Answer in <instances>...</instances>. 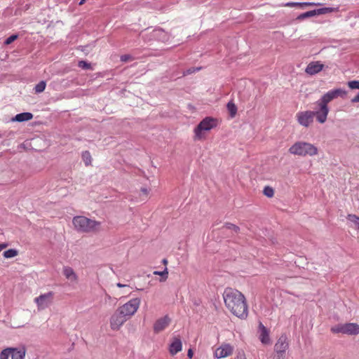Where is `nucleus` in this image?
<instances>
[{
    "label": "nucleus",
    "instance_id": "c85d7f7f",
    "mask_svg": "<svg viewBox=\"0 0 359 359\" xmlns=\"http://www.w3.org/2000/svg\"><path fill=\"white\" fill-rule=\"evenodd\" d=\"M154 274L158 275V276H161V281H165L168 278V269L165 268L163 271H155L154 272Z\"/></svg>",
    "mask_w": 359,
    "mask_h": 359
},
{
    "label": "nucleus",
    "instance_id": "393cba45",
    "mask_svg": "<svg viewBox=\"0 0 359 359\" xmlns=\"http://www.w3.org/2000/svg\"><path fill=\"white\" fill-rule=\"evenodd\" d=\"M226 107L231 116L233 117L237 112V107L235 105V104L233 103L232 102H229L227 103Z\"/></svg>",
    "mask_w": 359,
    "mask_h": 359
},
{
    "label": "nucleus",
    "instance_id": "ddd939ff",
    "mask_svg": "<svg viewBox=\"0 0 359 359\" xmlns=\"http://www.w3.org/2000/svg\"><path fill=\"white\" fill-rule=\"evenodd\" d=\"M288 342L287 341V337L285 335L280 336V337L278 339L277 342L274 346V351L278 353V354L283 353L285 354L286 350L288 348Z\"/></svg>",
    "mask_w": 359,
    "mask_h": 359
},
{
    "label": "nucleus",
    "instance_id": "aec40b11",
    "mask_svg": "<svg viewBox=\"0 0 359 359\" xmlns=\"http://www.w3.org/2000/svg\"><path fill=\"white\" fill-rule=\"evenodd\" d=\"M314 16H317V13H316V9L315 10H312V11H306L305 13L299 14L296 18V20H297V21H302V20H304L306 18L314 17Z\"/></svg>",
    "mask_w": 359,
    "mask_h": 359
},
{
    "label": "nucleus",
    "instance_id": "2f4dec72",
    "mask_svg": "<svg viewBox=\"0 0 359 359\" xmlns=\"http://www.w3.org/2000/svg\"><path fill=\"white\" fill-rule=\"evenodd\" d=\"M78 66L83 69H91V64L84 60L79 61L78 63Z\"/></svg>",
    "mask_w": 359,
    "mask_h": 359
},
{
    "label": "nucleus",
    "instance_id": "9b49d317",
    "mask_svg": "<svg viewBox=\"0 0 359 359\" xmlns=\"http://www.w3.org/2000/svg\"><path fill=\"white\" fill-rule=\"evenodd\" d=\"M233 347L229 344H222L215 351V356L217 358H223L231 355L233 353Z\"/></svg>",
    "mask_w": 359,
    "mask_h": 359
},
{
    "label": "nucleus",
    "instance_id": "cd10ccee",
    "mask_svg": "<svg viewBox=\"0 0 359 359\" xmlns=\"http://www.w3.org/2000/svg\"><path fill=\"white\" fill-rule=\"evenodd\" d=\"M82 158L86 165H88L91 163V156L88 151H85L82 152Z\"/></svg>",
    "mask_w": 359,
    "mask_h": 359
},
{
    "label": "nucleus",
    "instance_id": "2eb2a0df",
    "mask_svg": "<svg viewBox=\"0 0 359 359\" xmlns=\"http://www.w3.org/2000/svg\"><path fill=\"white\" fill-rule=\"evenodd\" d=\"M182 344L179 337H174L169 346V352L171 355H175L182 351Z\"/></svg>",
    "mask_w": 359,
    "mask_h": 359
},
{
    "label": "nucleus",
    "instance_id": "1a4fd4ad",
    "mask_svg": "<svg viewBox=\"0 0 359 359\" xmlns=\"http://www.w3.org/2000/svg\"><path fill=\"white\" fill-rule=\"evenodd\" d=\"M54 293L48 292L42 294L34 299V302L36 304L39 310H43L48 308L53 301Z\"/></svg>",
    "mask_w": 359,
    "mask_h": 359
},
{
    "label": "nucleus",
    "instance_id": "c756f323",
    "mask_svg": "<svg viewBox=\"0 0 359 359\" xmlns=\"http://www.w3.org/2000/svg\"><path fill=\"white\" fill-rule=\"evenodd\" d=\"M223 228L231 229L235 233H238L240 231V228L238 226L229 222L225 223L224 225L223 226Z\"/></svg>",
    "mask_w": 359,
    "mask_h": 359
},
{
    "label": "nucleus",
    "instance_id": "ea45409f",
    "mask_svg": "<svg viewBox=\"0 0 359 359\" xmlns=\"http://www.w3.org/2000/svg\"><path fill=\"white\" fill-rule=\"evenodd\" d=\"M193 355H194V352L192 351V349L189 348L188 350V352H187V356L189 358H192L193 357Z\"/></svg>",
    "mask_w": 359,
    "mask_h": 359
},
{
    "label": "nucleus",
    "instance_id": "bb28decb",
    "mask_svg": "<svg viewBox=\"0 0 359 359\" xmlns=\"http://www.w3.org/2000/svg\"><path fill=\"white\" fill-rule=\"evenodd\" d=\"M46 86V83L44 81H41L39 83H37L34 87V90L36 93H41L44 91Z\"/></svg>",
    "mask_w": 359,
    "mask_h": 359
},
{
    "label": "nucleus",
    "instance_id": "a878e982",
    "mask_svg": "<svg viewBox=\"0 0 359 359\" xmlns=\"http://www.w3.org/2000/svg\"><path fill=\"white\" fill-rule=\"evenodd\" d=\"M347 219L348 221L353 223L355 226L359 230V217L355 215L349 214L347 216Z\"/></svg>",
    "mask_w": 359,
    "mask_h": 359
},
{
    "label": "nucleus",
    "instance_id": "473e14b6",
    "mask_svg": "<svg viewBox=\"0 0 359 359\" xmlns=\"http://www.w3.org/2000/svg\"><path fill=\"white\" fill-rule=\"evenodd\" d=\"M18 38V34H12L10 36H8L5 41L4 44L5 45H10L14 41H15Z\"/></svg>",
    "mask_w": 359,
    "mask_h": 359
},
{
    "label": "nucleus",
    "instance_id": "20e7f679",
    "mask_svg": "<svg viewBox=\"0 0 359 359\" xmlns=\"http://www.w3.org/2000/svg\"><path fill=\"white\" fill-rule=\"evenodd\" d=\"M289 152L297 156H314L318 154V149L313 144L306 142H297L289 149Z\"/></svg>",
    "mask_w": 359,
    "mask_h": 359
},
{
    "label": "nucleus",
    "instance_id": "49530a36",
    "mask_svg": "<svg viewBox=\"0 0 359 359\" xmlns=\"http://www.w3.org/2000/svg\"><path fill=\"white\" fill-rule=\"evenodd\" d=\"M163 263L164 264H166L168 263L167 259H163Z\"/></svg>",
    "mask_w": 359,
    "mask_h": 359
},
{
    "label": "nucleus",
    "instance_id": "f257e3e1",
    "mask_svg": "<svg viewBox=\"0 0 359 359\" xmlns=\"http://www.w3.org/2000/svg\"><path fill=\"white\" fill-rule=\"evenodd\" d=\"M226 308L236 316L244 319L248 316V305L244 295L237 290L227 287L223 292Z\"/></svg>",
    "mask_w": 359,
    "mask_h": 359
},
{
    "label": "nucleus",
    "instance_id": "e433bc0d",
    "mask_svg": "<svg viewBox=\"0 0 359 359\" xmlns=\"http://www.w3.org/2000/svg\"><path fill=\"white\" fill-rule=\"evenodd\" d=\"M285 355L283 353L278 354V353L275 352L273 355V359H284Z\"/></svg>",
    "mask_w": 359,
    "mask_h": 359
},
{
    "label": "nucleus",
    "instance_id": "5701e85b",
    "mask_svg": "<svg viewBox=\"0 0 359 359\" xmlns=\"http://www.w3.org/2000/svg\"><path fill=\"white\" fill-rule=\"evenodd\" d=\"M25 348L23 347L20 348L19 351H15L11 355V359H24L25 356Z\"/></svg>",
    "mask_w": 359,
    "mask_h": 359
},
{
    "label": "nucleus",
    "instance_id": "39448f33",
    "mask_svg": "<svg viewBox=\"0 0 359 359\" xmlns=\"http://www.w3.org/2000/svg\"><path fill=\"white\" fill-rule=\"evenodd\" d=\"M331 332L334 334L342 333L348 335H357L359 334V325L353 323L338 324L331 327Z\"/></svg>",
    "mask_w": 359,
    "mask_h": 359
},
{
    "label": "nucleus",
    "instance_id": "a19ab883",
    "mask_svg": "<svg viewBox=\"0 0 359 359\" xmlns=\"http://www.w3.org/2000/svg\"><path fill=\"white\" fill-rule=\"evenodd\" d=\"M158 34H164V32L161 29H155L154 30V36H156Z\"/></svg>",
    "mask_w": 359,
    "mask_h": 359
},
{
    "label": "nucleus",
    "instance_id": "dca6fc26",
    "mask_svg": "<svg viewBox=\"0 0 359 359\" xmlns=\"http://www.w3.org/2000/svg\"><path fill=\"white\" fill-rule=\"evenodd\" d=\"M321 5L322 4L319 2H287L284 4L287 7H299L302 9L308 6H319Z\"/></svg>",
    "mask_w": 359,
    "mask_h": 359
},
{
    "label": "nucleus",
    "instance_id": "b1692460",
    "mask_svg": "<svg viewBox=\"0 0 359 359\" xmlns=\"http://www.w3.org/2000/svg\"><path fill=\"white\" fill-rule=\"evenodd\" d=\"M18 255V251L15 249H9L4 252L3 255L5 258H13Z\"/></svg>",
    "mask_w": 359,
    "mask_h": 359
},
{
    "label": "nucleus",
    "instance_id": "c03bdc74",
    "mask_svg": "<svg viewBox=\"0 0 359 359\" xmlns=\"http://www.w3.org/2000/svg\"><path fill=\"white\" fill-rule=\"evenodd\" d=\"M195 72V69H188V70H187V73L188 74H192V73H193V72Z\"/></svg>",
    "mask_w": 359,
    "mask_h": 359
},
{
    "label": "nucleus",
    "instance_id": "79ce46f5",
    "mask_svg": "<svg viewBox=\"0 0 359 359\" xmlns=\"http://www.w3.org/2000/svg\"><path fill=\"white\" fill-rule=\"evenodd\" d=\"M116 285H117V287H126V286H127L126 285H123V284H121V283H118L116 284Z\"/></svg>",
    "mask_w": 359,
    "mask_h": 359
},
{
    "label": "nucleus",
    "instance_id": "f8f14e48",
    "mask_svg": "<svg viewBox=\"0 0 359 359\" xmlns=\"http://www.w3.org/2000/svg\"><path fill=\"white\" fill-rule=\"evenodd\" d=\"M171 319L168 316H165L163 318L158 319L154 325V332L159 333L164 330L170 323Z\"/></svg>",
    "mask_w": 359,
    "mask_h": 359
},
{
    "label": "nucleus",
    "instance_id": "6e6552de",
    "mask_svg": "<svg viewBox=\"0 0 359 359\" xmlns=\"http://www.w3.org/2000/svg\"><path fill=\"white\" fill-rule=\"evenodd\" d=\"M318 112L319 110L316 111H304L298 112L296 115L297 121L301 126L309 127L313 123L314 116H316L318 120Z\"/></svg>",
    "mask_w": 359,
    "mask_h": 359
},
{
    "label": "nucleus",
    "instance_id": "f3484780",
    "mask_svg": "<svg viewBox=\"0 0 359 359\" xmlns=\"http://www.w3.org/2000/svg\"><path fill=\"white\" fill-rule=\"evenodd\" d=\"M259 339L261 342L264 344H267L270 342L269 334L267 328L262 323L259 324Z\"/></svg>",
    "mask_w": 359,
    "mask_h": 359
},
{
    "label": "nucleus",
    "instance_id": "c9c22d12",
    "mask_svg": "<svg viewBox=\"0 0 359 359\" xmlns=\"http://www.w3.org/2000/svg\"><path fill=\"white\" fill-rule=\"evenodd\" d=\"M236 359H246L245 355L243 351H239L238 352Z\"/></svg>",
    "mask_w": 359,
    "mask_h": 359
},
{
    "label": "nucleus",
    "instance_id": "412c9836",
    "mask_svg": "<svg viewBox=\"0 0 359 359\" xmlns=\"http://www.w3.org/2000/svg\"><path fill=\"white\" fill-rule=\"evenodd\" d=\"M20 348H7L1 351L0 353V359H8L10 355H12L13 353L19 351Z\"/></svg>",
    "mask_w": 359,
    "mask_h": 359
},
{
    "label": "nucleus",
    "instance_id": "0eeeda50",
    "mask_svg": "<svg viewBox=\"0 0 359 359\" xmlns=\"http://www.w3.org/2000/svg\"><path fill=\"white\" fill-rule=\"evenodd\" d=\"M140 304V299L134 298L130 299L123 306L118 307L121 311L128 318L133 316L137 311Z\"/></svg>",
    "mask_w": 359,
    "mask_h": 359
},
{
    "label": "nucleus",
    "instance_id": "6ab92c4d",
    "mask_svg": "<svg viewBox=\"0 0 359 359\" xmlns=\"http://www.w3.org/2000/svg\"><path fill=\"white\" fill-rule=\"evenodd\" d=\"M63 274L64 276L69 280L73 281L76 280L77 276L74 273V270L69 266H65L63 269Z\"/></svg>",
    "mask_w": 359,
    "mask_h": 359
},
{
    "label": "nucleus",
    "instance_id": "37998d69",
    "mask_svg": "<svg viewBox=\"0 0 359 359\" xmlns=\"http://www.w3.org/2000/svg\"><path fill=\"white\" fill-rule=\"evenodd\" d=\"M141 191L144 194H147L148 193V191L146 188H142L141 189Z\"/></svg>",
    "mask_w": 359,
    "mask_h": 359
},
{
    "label": "nucleus",
    "instance_id": "4be33fe9",
    "mask_svg": "<svg viewBox=\"0 0 359 359\" xmlns=\"http://www.w3.org/2000/svg\"><path fill=\"white\" fill-rule=\"evenodd\" d=\"M317 15H325L327 13H334L338 11V8L325 7L316 9Z\"/></svg>",
    "mask_w": 359,
    "mask_h": 359
},
{
    "label": "nucleus",
    "instance_id": "72a5a7b5",
    "mask_svg": "<svg viewBox=\"0 0 359 359\" xmlns=\"http://www.w3.org/2000/svg\"><path fill=\"white\" fill-rule=\"evenodd\" d=\"M347 85L351 89H359V81L354 80L348 81Z\"/></svg>",
    "mask_w": 359,
    "mask_h": 359
},
{
    "label": "nucleus",
    "instance_id": "423d86ee",
    "mask_svg": "<svg viewBox=\"0 0 359 359\" xmlns=\"http://www.w3.org/2000/svg\"><path fill=\"white\" fill-rule=\"evenodd\" d=\"M216 126L217 120L215 118L209 116L205 117L198 123L194 130L196 138L198 140L201 139L203 132L209 131Z\"/></svg>",
    "mask_w": 359,
    "mask_h": 359
},
{
    "label": "nucleus",
    "instance_id": "58836bf2",
    "mask_svg": "<svg viewBox=\"0 0 359 359\" xmlns=\"http://www.w3.org/2000/svg\"><path fill=\"white\" fill-rule=\"evenodd\" d=\"M8 244L6 243H0V252L6 248L8 247Z\"/></svg>",
    "mask_w": 359,
    "mask_h": 359
},
{
    "label": "nucleus",
    "instance_id": "7ed1b4c3",
    "mask_svg": "<svg viewBox=\"0 0 359 359\" xmlns=\"http://www.w3.org/2000/svg\"><path fill=\"white\" fill-rule=\"evenodd\" d=\"M73 224L76 229L81 232H92L97 230L100 222L84 216H76L73 218Z\"/></svg>",
    "mask_w": 359,
    "mask_h": 359
},
{
    "label": "nucleus",
    "instance_id": "a18cd8bd",
    "mask_svg": "<svg viewBox=\"0 0 359 359\" xmlns=\"http://www.w3.org/2000/svg\"><path fill=\"white\" fill-rule=\"evenodd\" d=\"M86 0H81L79 3V6H81L83 4H84V3L86 2Z\"/></svg>",
    "mask_w": 359,
    "mask_h": 359
},
{
    "label": "nucleus",
    "instance_id": "9d476101",
    "mask_svg": "<svg viewBox=\"0 0 359 359\" xmlns=\"http://www.w3.org/2000/svg\"><path fill=\"white\" fill-rule=\"evenodd\" d=\"M128 319L119 309L114 312L110 319V326L114 330H117Z\"/></svg>",
    "mask_w": 359,
    "mask_h": 359
},
{
    "label": "nucleus",
    "instance_id": "4c0bfd02",
    "mask_svg": "<svg viewBox=\"0 0 359 359\" xmlns=\"http://www.w3.org/2000/svg\"><path fill=\"white\" fill-rule=\"evenodd\" d=\"M351 102L353 103H355V102H359V93H358V95L356 96H355L352 100H351Z\"/></svg>",
    "mask_w": 359,
    "mask_h": 359
},
{
    "label": "nucleus",
    "instance_id": "a211bd4d",
    "mask_svg": "<svg viewBox=\"0 0 359 359\" xmlns=\"http://www.w3.org/2000/svg\"><path fill=\"white\" fill-rule=\"evenodd\" d=\"M33 118V114L30 112H22L16 114L13 118H12L11 121L15 122H23L27 121Z\"/></svg>",
    "mask_w": 359,
    "mask_h": 359
},
{
    "label": "nucleus",
    "instance_id": "f704fd0d",
    "mask_svg": "<svg viewBox=\"0 0 359 359\" xmlns=\"http://www.w3.org/2000/svg\"><path fill=\"white\" fill-rule=\"evenodd\" d=\"M133 60V57L131 55L126 54L121 56V61L122 62H128Z\"/></svg>",
    "mask_w": 359,
    "mask_h": 359
},
{
    "label": "nucleus",
    "instance_id": "4468645a",
    "mask_svg": "<svg viewBox=\"0 0 359 359\" xmlns=\"http://www.w3.org/2000/svg\"><path fill=\"white\" fill-rule=\"evenodd\" d=\"M323 67L324 65L319 61L311 62L307 65L305 72L309 75H314L323 70Z\"/></svg>",
    "mask_w": 359,
    "mask_h": 359
},
{
    "label": "nucleus",
    "instance_id": "7c9ffc66",
    "mask_svg": "<svg viewBox=\"0 0 359 359\" xmlns=\"http://www.w3.org/2000/svg\"><path fill=\"white\" fill-rule=\"evenodd\" d=\"M263 193L269 198H271L274 195L273 189L269 186H266L264 188Z\"/></svg>",
    "mask_w": 359,
    "mask_h": 359
},
{
    "label": "nucleus",
    "instance_id": "f03ea898",
    "mask_svg": "<svg viewBox=\"0 0 359 359\" xmlns=\"http://www.w3.org/2000/svg\"><path fill=\"white\" fill-rule=\"evenodd\" d=\"M347 92L341 88H336L329 90L325 93L320 100L318 102L319 107V112L318 116V121L320 123H324L327 120V116L329 113V108L327 104L332 100L340 97H345Z\"/></svg>",
    "mask_w": 359,
    "mask_h": 359
}]
</instances>
